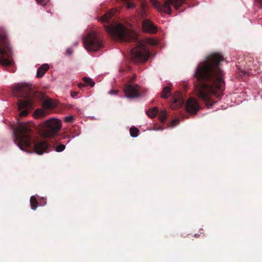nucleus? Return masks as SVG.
<instances>
[{"label": "nucleus", "instance_id": "f257e3e1", "mask_svg": "<svg viewBox=\"0 0 262 262\" xmlns=\"http://www.w3.org/2000/svg\"><path fill=\"white\" fill-rule=\"evenodd\" d=\"M223 60L222 55L217 53L210 54L198 66L194 73L199 82L196 85V95L208 108L214 103L210 95L220 97L224 89L223 71L219 67V63Z\"/></svg>", "mask_w": 262, "mask_h": 262}, {"label": "nucleus", "instance_id": "f03ea898", "mask_svg": "<svg viewBox=\"0 0 262 262\" xmlns=\"http://www.w3.org/2000/svg\"><path fill=\"white\" fill-rule=\"evenodd\" d=\"M104 29L112 38L125 42L136 41V47L130 50V58L135 63L145 62L149 58V52L142 42L137 39L135 32L125 28L123 24L113 21L108 25H104Z\"/></svg>", "mask_w": 262, "mask_h": 262}, {"label": "nucleus", "instance_id": "7ed1b4c3", "mask_svg": "<svg viewBox=\"0 0 262 262\" xmlns=\"http://www.w3.org/2000/svg\"><path fill=\"white\" fill-rule=\"evenodd\" d=\"M14 143L22 150L28 151L27 149L32 148L34 152L41 155L50 148V144L46 141H34L32 140V130L29 123L19 122L16 128L14 130Z\"/></svg>", "mask_w": 262, "mask_h": 262}, {"label": "nucleus", "instance_id": "20e7f679", "mask_svg": "<svg viewBox=\"0 0 262 262\" xmlns=\"http://www.w3.org/2000/svg\"><path fill=\"white\" fill-rule=\"evenodd\" d=\"M14 95L21 97L24 100H19L18 108L19 117H23L28 115V112L33 108V100L31 97L32 86L28 84L18 85L13 90Z\"/></svg>", "mask_w": 262, "mask_h": 262}, {"label": "nucleus", "instance_id": "39448f33", "mask_svg": "<svg viewBox=\"0 0 262 262\" xmlns=\"http://www.w3.org/2000/svg\"><path fill=\"white\" fill-rule=\"evenodd\" d=\"M8 34L5 29L0 27V64L3 67L11 66L13 60Z\"/></svg>", "mask_w": 262, "mask_h": 262}, {"label": "nucleus", "instance_id": "423d86ee", "mask_svg": "<svg viewBox=\"0 0 262 262\" xmlns=\"http://www.w3.org/2000/svg\"><path fill=\"white\" fill-rule=\"evenodd\" d=\"M186 0H165L164 3L162 4L157 0H151V3L155 8H157L159 12H162L168 15L171 13L170 6H172L176 10L180 8L182 4H184Z\"/></svg>", "mask_w": 262, "mask_h": 262}, {"label": "nucleus", "instance_id": "0eeeda50", "mask_svg": "<svg viewBox=\"0 0 262 262\" xmlns=\"http://www.w3.org/2000/svg\"><path fill=\"white\" fill-rule=\"evenodd\" d=\"M61 128V122L59 119L53 118L45 121L42 126V133L45 137L52 138L56 135Z\"/></svg>", "mask_w": 262, "mask_h": 262}, {"label": "nucleus", "instance_id": "6e6552de", "mask_svg": "<svg viewBox=\"0 0 262 262\" xmlns=\"http://www.w3.org/2000/svg\"><path fill=\"white\" fill-rule=\"evenodd\" d=\"M85 49L89 51H98L103 48L101 38L94 33L88 34L83 38Z\"/></svg>", "mask_w": 262, "mask_h": 262}, {"label": "nucleus", "instance_id": "1a4fd4ad", "mask_svg": "<svg viewBox=\"0 0 262 262\" xmlns=\"http://www.w3.org/2000/svg\"><path fill=\"white\" fill-rule=\"evenodd\" d=\"M124 92L127 98H135L140 96L139 87L137 84H126Z\"/></svg>", "mask_w": 262, "mask_h": 262}, {"label": "nucleus", "instance_id": "9d476101", "mask_svg": "<svg viewBox=\"0 0 262 262\" xmlns=\"http://www.w3.org/2000/svg\"><path fill=\"white\" fill-rule=\"evenodd\" d=\"M186 110L188 113L191 114H196L199 110L200 106L197 102V101L193 98H189L186 102Z\"/></svg>", "mask_w": 262, "mask_h": 262}, {"label": "nucleus", "instance_id": "9b49d317", "mask_svg": "<svg viewBox=\"0 0 262 262\" xmlns=\"http://www.w3.org/2000/svg\"><path fill=\"white\" fill-rule=\"evenodd\" d=\"M172 99L173 100L172 103H171L170 107L173 110L177 109L184 104V99L180 92H176V93L173 94Z\"/></svg>", "mask_w": 262, "mask_h": 262}, {"label": "nucleus", "instance_id": "f8f14e48", "mask_svg": "<svg viewBox=\"0 0 262 262\" xmlns=\"http://www.w3.org/2000/svg\"><path fill=\"white\" fill-rule=\"evenodd\" d=\"M142 26L144 32L151 34H155L157 32V28L154 26V24L150 20H143Z\"/></svg>", "mask_w": 262, "mask_h": 262}, {"label": "nucleus", "instance_id": "ddd939ff", "mask_svg": "<svg viewBox=\"0 0 262 262\" xmlns=\"http://www.w3.org/2000/svg\"><path fill=\"white\" fill-rule=\"evenodd\" d=\"M113 15H114V12L112 10L109 11L101 16L99 20L103 23H108L111 20Z\"/></svg>", "mask_w": 262, "mask_h": 262}, {"label": "nucleus", "instance_id": "4468645a", "mask_svg": "<svg viewBox=\"0 0 262 262\" xmlns=\"http://www.w3.org/2000/svg\"><path fill=\"white\" fill-rule=\"evenodd\" d=\"M49 69V66L47 63L43 64L37 69V78L42 77Z\"/></svg>", "mask_w": 262, "mask_h": 262}, {"label": "nucleus", "instance_id": "2eb2a0df", "mask_svg": "<svg viewBox=\"0 0 262 262\" xmlns=\"http://www.w3.org/2000/svg\"><path fill=\"white\" fill-rule=\"evenodd\" d=\"M42 107L45 109H51L55 107V104L52 100H45L42 103Z\"/></svg>", "mask_w": 262, "mask_h": 262}, {"label": "nucleus", "instance_id": "dca6fc26", "mask_svg": "<svg viewBox=\"0 0 262 262\" xmlns=\"http://www.w3.org/2000/svg\"><path fill=\"white\" fill-rule=\"evenodd\" d=\"M171 94V89L169 86H167L163 89V91L161 94L162 98H167Z\"/></svg>", "mask_w": 262, "mask_h": 262}, {"label": "nucleus", "instance_id": "f3484780", "mask_svg": "<svg viewBox=\"0 0 262 262\" xmlns=\"http://www.w3.org/2000/svg\"><path fill=\"white\" fill-rule=\"evenodd\" d=\"M30 204H31L32 210H35L38 205L37 199L34 196H32L30 199Z\"/></svg>", "mask_w": 262, "mask_h": 262}, {"label": "nucleus", "instance_id": "a211bd4d", "mask_svg": "<svg viewBox=\"0 0 262 262\" xmlns=\"http://www.w3.org/2000/svg\"><path fill=\"white\" fill-rule=\"evenodd\" d=\"M158 112V108L156 106H155L150 110H149L148 111L146 112V114L149 117H150L151 118L155 117L157 114Z\"/></svg>", "mask_w": 262, "mask_h": 262}, {"label": "nucleus", "instance_id": "6ab92c4d", "mask_svg": "<svg viewBox=\"0 0 262 262\" xmlns=\"http://www.w3.org/2000/svg\"><path fill=\"white\" fill-rule=\"evenodd\" d=\"M167 113L166 111H161L159 113V120L162 123H164L167 119Z\"/></svg>", "mask_w": 262, "mask_h": 262}, {"label": "nucleus", "instance_id": "aec40b11", "mask_svg": "<svg viewBox=\"0 0 262 262\" xmlns=\"http://www.w3.org/2000/svg\"><path fill=\"white\" fill-rule=\"evenodd\" d=\"M82 80L84 81L86 85H89L91 88H93L95 84L94 82L90 78L84 77L82 78Z\"/></svg>", "mask_w": 262, "mask_h": 262}, {"label": "nucleus", "instance_id": "412c9836", "mask_svg": "<svg viewBox=\"0 0 262 262\" xmlns=\"http://www.w3.org/2000/svg\"><path fill=\"white\" fill-rule=\"evenodd\" d=\"M130 136L133 137H137L138 136V133L139 132V129L138 128H136L135 127H131L130 128Z\"/></svg>", "mask_w": 262, "mask_h": 262}, {"label": "nucleus", "instance_id": "4be33fe9", "mask_svg": "<svg viewBox=\"0 0 262 262\" xmlns=\"http://www.w3.org/2000/svg\"><path fill=\"white\" fill-rule=\"evenodd\" d=\"M45 111L42 109H37L35 111V115L37 118H40L45 116Z\"/></svg>", "mask_w": 262, "mask_h": 262}, {"label": "nucleus", "instance_id": "5701e85b", "mask_svg": "<svg viewBox=\"0 0 262 262\" xmlns=\"http://www.w3.org/2000/svg\"><path fill=\"white\" fill-rule=\"evenodd\" d=\"M56 152L63 151L65 149V146L64 144H59L54 147Z\"/></svg>", "mask_w": 262, "mask_h": 262}, {"label": "nucleus", "instance_id": "b1692460", "mask_svg": "<svg viewBox=\"0 0 262 262\" xmlns=\"http://www.w3.org/2000/svg\"><path fill=\"white\" fill-rule=\"evenodd\" d=\"M74 120V117L73 116H69L68 117H64V121L68 123H72Z\"/></svg>", "mask_w": 262, "mask_h": 262}, {"label": "nucleus", "instance_id": "393cba45", "mask_svg": "<svg viewBox=\"0 0 262 262\" xmlns=\"http://www.w3.org/2000/svg\"><path fill=\"white\" fill-rule=\"evenodd\" d=\"M141 11H142L143 14L146 12V9L147 6V4L146 2H143L142 3H141Z\"/></svg>", "mask_w": 262, "mask_h": 262}, {"label": "nucleus", "instance_id": "a878e982", "mask_svg": "<svg viewBox=\"0 0 262 262\" xmlns=\"http://www.w3.org/2000/svg\"><path fill=\"white\" fill-rule=\"evenodd\" d=\"M38 4L45 6L48 2V0H36Z\"/></svg>", "mask_w": 262, "mask_h": 262}, {"label": "nucleus", "instance_id": "bb28decb", "mask_svg": "<svg viewBox=\"0 0 262 262\" xmlns=\"http://www.w3.org/2000/svg\"><path fill=\"white\" fill-rule=\"evenodd\" d=\"M125 2H127V3H126V5H127V8L129 9L134 8V5L133 3L129 2V0H122Z\"/></svg>", "mask_w": 262, "mask_h": 262}, {"label": "nucleus", "instance_id": "cd10ccee", "mask_svg": "<svg viewBox=\"0 0 262 262\" xmlns=\"http://www.w3.org/2000/svg\"><path fill=\"white\" fill-rule=\"evenodd\" d=\"M148 42H149V44H151V45H156L157 44V40H154V39H149L148 40Z\"/></svg>", "mask_w": 262, "mask_h": 262}, {"label": "nucleus", "instance_id": "c85d7f7f", "mask_svg": "<svg viewBox=\"0 0 262 262\" xmlns=\"http://www.w3.org/2000/svg\"><path fill=\"white\" fill-rule=\"evenodd\" d=\"M39 204H40V206H44V205H45L46 204V200L43 199V198L41 199V200L40 201Z\"/></svg>", "mask_w": 262, "mask_h": 262}, {"label": "nucleus", "instance_id": "c756f323", "mask_svg": "<svg viewBox=\"0 0 262 262\" xmlns=\"http://www.w3.org/2000/svg\"><path fill=\"white\" fill-rule=\"evenodd\" d=\"M255 2L259 6V7L262 8V0H255Z\"/></svg>", "mask_w": 262, "mask_h": 262}, {"label": "nucleus", "instance_id": "7c9ffc66", "mask_svg": "<svg viewBox=\"0 0 262 262\" xmlns=\"http://www.w3.org/2000/svg\"><path fill=\"white\" fill-rule=\"evenodd\" d=\"M72 52H73L72 49L71 48H69V49H67L66 53L67 55H70L72 54Z\"/></svg>", "mask_w": 262, "mask_h": 262}, {"label": "nucleus", "instance_id": "2f4dec72", "mask_svg": "<svg viewBox=\"0 0 262 262\" xmlns=\"http://www.w3.org/2000/svg\"><path fill=\"white\" fill-rule=\"evenodd\" d=\"M118 90H113L110 91L109 93L111 94L116 95L118 93Z\"/></svg>", "mask_w": 262, "mask_h": 262}, {"label": "nucleus", "instance_id": "473e14b6", "mask_svg": "<svg viewBox=\"0 0 262 262\" xmlns=\"http://www.w3.org/2000/svg\"><path fill=\"white\" fill-rule=\"evenodd\" d=\"M78 95V92H73L71 93V96L72 98H75Z\"/></svg>", "mask_w": 262, "mask_h": 262}, {"label": "nucleus", "instance_id": "72a5a7b5", "mask_svg": "<svg viewBox=\"0 0 262 262\" xmlns=\"http://www.w3.org/2000/svg\"><path fill=\"white\" fill-rule=\"evenodd\" d=\"M85 85H86L85 84V83H79L78 84V87H79L80 89L85 87Z\"/></svg>", "mask_w": 262, "mask_h": 262}, {"label": "nucleus", "instance_id": "f704fd0d", "mask_svg": "<svg viewBox=\"0 0 262 262\" xmlns=\"http://www.w3.org/2000/svg\"><path fill=\"white\" fill-rule=\"evenodd\" d=\"M242 73H243V74H244V75H245V74H246V72H242Z\"/></svg>", "mask_w": 262, "mask_h": 262}, {"label": "nucleus", "instance_id": "c9c22d12", "mask_svg": "<svg viewBox=\"0 0 262 262\" xmlns=\"http://www.w3.org/2000/svg\"><path fill=\"white\" fill-rule=\"evenodd\" d=\"M176 122V120H173V121H172V123H174V122Z\"/></svg>", "mask_w": 262, "mask_h": 262}]
</instances>
